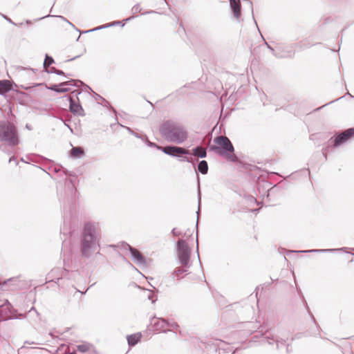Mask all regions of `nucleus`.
Wrapping results in <instances>:
<instances>
[{"label": "nucleus", "mask_w": 354, "mask_h": 354, "mask_svg": "<svg viewBox=\"0 0 354 354\" xmlns=\"http://www.w3.org/2000/svg\"><path fill=\"white\" fill-rule=\"evenodd\" d=\"M62 171L64 174L65 176H75V175L73 174V172L68 171L66 168H64L62 165H57L54 167L53 171L55 173H58L59 171Z\"/></svg>", "instance_id": "obj_30"}, {"label": "nucleus", "mask_w": 354, "mask_h": 354, "mask_svg": "<svg viewBox=\"0 0 354 354\" xmlns=\"http://www.w3.org/2000/svg\"><path fill=\"white\" fill-rule=\"evenodd\" d=\"M247 198H248V201L251 202V203L252 202H253L254 203H257V199L254 196H248Z\"/></svg>", "instance_id": "obj_52"}, {"label": "nucleus", "mask_w": 354, "mask_h": 354, "mask_svg": "<svg viewBox=\"0 0 354 354\" xmlns=\"http://www.w3.org/2000/svg\"><path fill=\"white\" fill-rule=\"evenodd\" d=\"M146 145L149 147H152V148H156L158 150V148H161L162 146H160L158 145V144H156V142H151L149 140H147Z\"/></svg>", "instance_id": "obj_39"}, {"label": "nucleus", "mask_w": 354, "mask_h": 354, "mask_svg": "<svg viewBox=\"0 0 354 354\" xmlns=\"http://www.w3.org/2000/svg\"><path fill=\"white\" fill-rule=\"evenodd\" d=\"M214 142L215 145L209 147L210 151L223 157L229 162H237L239 161L238 157L234 154H232L234 152V147L227 136H216L214 139Z\"/></svg>", "instance_id": "obj_3"}, {"label": "nucleus", "mask_w": 354, "mask_h": 354, "mask_svg": "<svg viewBox=\"0 0 354 354\" xmlns=\"http://www.w3.org/2000/svg\"><path fill=\"white\" fill-rule=\"evenodd\" d=\"M96 100H102V102H98V104H101L103 106L108 108L110 111H113L115 114L117 113L116 110L110 104L109 102L107 101L105 98L102 97L100 95L94 93Z\"/></svg>", "instance_id": "obj_28"}, {"label": "nucleus", "mask_w": 354, "mask_h": 354, "mask_svg": "<svg viewBox=\"0 0 354 354\" xmlns=\"http://www.w3.org/2000/svg\"><path fill=\"white\" fill-rule=\"evenodd\" d=\"M140 137L141 138H139L142 140L145 144L147 143V140H149L148 136L145 133L140 134Z\"/></svg>", "instance_id": "obj_46"}, {"label": "nucleus", "mask_w": 354, "mask_h": 354, "mask_svg": "<svg viewBox=\"0 0 354 354\" xmlns=\"http://www.w3.org/2000/svg\"><path fill=\"white\" fill-rule=\"evenodd\" d=\"M159 131L165 140L176 144L183 143L188 138V132L185 127L172 120L164 121L160 125Z\"/></svg>", "instance_id": "obj_2"}, {"label": "nucleus", "mask_w": 354, "mask_h": 354, "mask_svg": "<svg viewBox=\"0 0 354 354\" xmlns=\"http://www.w3.org/2000/svg\"><path fill=\"white\" fill-rule=\"evenodd\" d=\"M268 49H269L272 53L277 57V55L279 54L278 51H276L268 42L265 41Z\"/></svg>", "instance_id": "obj_41"}, {"label": "nucleus", "mask_w": 354, "mask_h": 354, "mask_svg": "<svg viewBox=\"0 0 354 354\" xmlns=\"http://www.w3.org/2000/svg\"><path fill=\"white\" fill-rule=\"evenodd\" d=\"M130 254L136 263L142 266H145L147 264L146 257L136 248H131V250H130Z\"/></svg>", "instance_id": "obj_15"}, {"label": "nucleus", "mask_w": 354, "mask_h": 354, "mask_svg": "<svg viewBox=\"0 0 354 354\" xmlns=\"http://www.w3.org/2000/svg\"><path fill=\"white\" fill-rule=\"evenodd\" d=\"M297 293L299 294V295L300 296V297H301V300H302V302H303V304H304V307H305V308H306V311H307L308 314V315H309V316L310 317V318H311L312 321L313 322V323H314V324H315L318 328H319V325H318V324H317V321H316V319H315V318L314 315H313V313H311V311H310V308H309V306H308V303H307V301H306V299H305V297H304V295H303V293H302V292H301V289H300V288H297Z\"/></svg>", "instance_id": "obj_19"}, {"label": "nucleus", "mask_w": 354, "mask_h": 354, "mask_svg": "<svg viewBox=\"0 0 354 354\" xmlns=\"http://www.w3.org/2000/svg\"><path fill=\"white\" fill-rule=\"evenodd\" d=\"M169 326H171L174 330H178L180 328L179 325L176 322H174L171 324L169 323Z\"/></svg>", "instance_id": "obj_50"}, {"label": "nucleus", "mask_w": 354, "mask_h": 354, "mask_svg": "<svg viewBox=\"0 0 354 354\" xmlns=\"http://www.w3.org/2000/svg\"><path fill=\"white\" fill-rule=\"evenodd\" d=\"M142 10V8H140V4L137 3L134 5L131 9V12L133 14H137L140 12Z\"/></svg>", "instance_id": "obj_38"}, {"label": "nucleus", "mask_w": 354, "mask_h": 354, "mask_svg": "<svg viewBox=\"0 0 354 354\" xmlns=\"http://www.w3.org/2000/svg\"><path fill=\"white\" fill-rule=\"evenodd\" d=\"M77 350L80 353H86L89 350V345L87 344H79L77 346Z\"/></svg>", "instance_id": "obj_34"}, {"label": "nucleus", "mask_w": 354, "mask_h": 354, "mask_svg": "<svg viewBox=\"0 0 354 354\" xmlns=\"http://www.w3.org/2000/svg\"><path fill=\"white\" fill-rule=\"evenodd\" d=\"M148 299L149 300H151L152 303H154L156 301V299H157L156 296L154 294H152V293H150L148 295Z\"/></svg>", "instance_id": "obj_48"}, {"label": "nucleus", "mask_w": 354, "mask_h": 354, "mask_svg": "<svg viewBox=\"0 0 354 354\" xmlns=\"http://www.w3.org/2000/svg\"><path fill=\"white\" fill-rule=\"evenodd\" d=\"M196 252H197V254H198L199 263L201 265V259H200L199 252H198V243H197V245H196Z\"/></svg>", "instance_id": "obj_58"}, {"label": "nucleus", "mask_w": 354, "mask_h": 354, "mask_svg": "<svg viewBox=\"0 0 354 354\" xmlns=\"http://www.w3.org/2000/svg\"><path fill=\"white\" fill-rule=\"evenodd\" d=\"M265 338L267 339L268 343L270 344H272V342H271L270 340H272L274 342H276L277 349H279L281 346H287V347L288 346V345L286 344V340H284V339L279 340L277 339H274V335H268L265 337Z\"/></svg>", "instance_id": "obj_27"}, {"label": "nucleus", "mask_w": 354, "mask_h": 354, "mask_svg": "<svg viewBox=\"0 0 354 354\" xmlns=\"http://www.w3.org/2000/svg\"><path fill=\"white\" fill-rule=\"evenodd\" d=\"M342 97H341L337 98V99H336V100H333V101H331V102H329L328 103H327V104H324V106H321V107H319V108L317 109H316V111H319V110H320L322 107H324V106H326V105H328V104H331V103H333V102H335V101H337V100H339V99H341V98H342Z\"/></svg>", "instance_id": "obj_53"}, {"label": "nucleus", "mask_w": 354, "mask_h": 354, "mask_svg": "<svg viewBox=\"0 0 354 354\" xmlns=\"http://www.w3.org/2000/svg\"><path fill=\"white\" fill-rule=\"evenodd\" d=\"M56 75L64 76L65 77H71L72 75L71 74L66 73L62 70H59V69L57 70V72Z\"/></svg>", "instance_id": "obj_42"}, {"label": "nucleus", "mask_w": 354, "mask_h": 354, "mask_svg": "<svg viewBox=\"0 0 354 354\" xmlns=\"http://www.w3.org/2000/svg\"><path fill=\"white\" fill-rule=\"evenodd\" d=\"M150 325L154 331L167 333L168 330L165 328L169 326V322L163 318L153 317L150 320Z\"/></svg>", "instance_id": "obj_11"}, {"label": "nucleus", "mask_w": 354, "mask_h": 354, "mask_svg": "<svg viewBox=\"0 0 354 354\" xmlns=\"http://www.w3.org/2000/svg\"><path fill=\"white\" fill-rule=\"evenodd\" d=\"M171 233L172 234L173 236H180L181 234V232H178L176 230V228H173L171 230Z\"/></svg>", "instance_id": "obj_49"}, {"label": "nucleus", "mask_w": 354, "mask_h": 354, "mask_svg": "<svg viewBox=\"0 0 354 354\" xmlns=\"http://www.w3.org/2000/svg\"><path fill=\"white\" fill-rule=\"evenodd\" d=\"M25 128L29 131L32 130V127L30 124H26Z\"/></svg>", "instance_id": "obj_57"}, {"label": "nucleus", "mask_w": 354, "mask_h": 354, "mask_svg": "<svg viewBox=\"0 0 354 354\" xmlns=\"http://www.w3.org/2000/svg\"><path fill=\"white\" fill-rule=\"evenodd\" d=\"M120 247L121 249L124 250H129V252H130V250H131V248H134L133 247H132L129 243H127L124 241H122L120 243Z\"/></svg>", "instance_id": "obj_35"}, {"label": "nucleus", "mask_w": 354, "mask_h": 354, "mask_svg": "<svg viewBox=\"0 0 354 354\" xmlns=\"http://www.w3.org/2000/svg\"><path fill=\"white\" fill-rule=\"evenodd\" d=\"M315 134L311 135V136H310V140H314V137H315Z\"/></svg>", "instance_id": "obj_64"}, {"label": "nucleus", "mask_w": 354, "mask_h": 354, "mask_svg": "<svg viewBox=\"0 0 354 354\" xmlns=\"http://www.w3.org/2000/svg\"><path fill=\"white\" fill-rule=\"evenodd\" d=\"M80 55H77V56H75L73 58H71V59H68L65 61V62H71V61H73L75 59H76L77 58L80 57Z\"/></svg>", "instance_id": "obj_56"}, {"label": "nucleus", "mask_w": 354, "mask_h": 354, "mask_svg": "<svg viewBox=\"0 0 354 354\" xmlns=\"http://www.w3.org/2000/svg\"><path fill=\"white\" fill-rule=\"evenodd\" d=\"M345 248L338 249H312L304 251H295L296 252H309V253H325V252H333L339 250H344Z\"/></svg>", "instance_id": "obj_26"}, {"label": "nucleus", "mask_w": 354, "mask_h": 354, "mask_svg": "<svg viewBox=\"0 0 354 354\" xmlns=\"http://www.w3.org/2000/svg\"><path fill=\"white\" fill-rule=\"evenodd\" d=\"M133 17H131L127 18V19H125L124 21H128L131 20V19H133Z\"/></svg>", "instance_id": "obj_61"}, {"label": "nucleus", "mask_w": 354, "mask_h": 354, "mask_svg": "<svg viewBox=\"0 0 354 354\" xmlns=\"http://www.w3.org/2000/svg\"><path fill=\"white\" fill-rule=\"evenodd\" d=\"M146 145L149 147H152V148H156L158 150V148H161L162 146H160L158 145V144H156V142H151L149 140H147Z\"/></svg>", "instance_id": "obj_40"}, {"label": "nucleus", "mask_w": 354, "mask_h": 354, "mask_svg": "<svg viewBox=\"0 0 354 354\" xmlns=\"http://www.w3.org/2000/svg\"><path fill=\"white\" fill-rule=\"evenodd\" d=\"M177 258L178 263L185 267H191V249L184 239H179L177 242Z\"/></svg>", "instance_id": "obj_8"}, {"label": "nucleus", "mask_w": 354, "mask_h": 354, "mask_svg": "<svg viewBox=\"0 0 354 354\" xmlns=\"http://www.w3.org/2000/svg\"><path fill=\"white\" fill-rule=\"evenodd\" d=\"M12 161H15L16 165L18 164V162L15 156H12L9 158V162H11Z\"/></svg>", "instance_id": "obj_55"}, {"label": "nucleus", "mask_w": 354, "mask_h": 354, "mask_svg": "<svg viewBox=\"0 0 354 354\" xmlns=\"http://www.w3.org/2000/svg\"><path fill=\"white\" fill-rule=\"evenodd\" d=\"M190 267H185V266H182V267H178V268H176L174 272H172L171 275L173 277L174 279H180L182 278L181 277V274H183V273H185L186 274H189L188 272V269Z\"/></svg>", "instance_id": "obj_25"}, {"label": "nucleus", "mask_w": 354, "mask_h": 354, "mask_svg": "<svg viewBox=\"0 0 354 354\" xmlns=\"http://www.w3.org/2000/svg\"><path fill=\"white\" fill-rule=\"evenodd\" d=\"M65 187H67L68 191L71 195V200L75 197L77 189L75 187L74 182L72 179L66 178L64 179Z\"/></svg>", "instance_id": "obj_23"}, {"label": "nucleus", "mask_w": 354, "mask_h": 354, "mask_svg": "<svg viewBox=\"0 0 354 354\" xmlns=\"http://www.w3.org/2000/svg\"><path fill=\"white\" fill-rule=\"evenodd\" d=\"M57 68H55V67H51L49 69H45V72L47 73H54V74H57Z\"/></svg>", "instance_id": "obj_44"}, {"label": "nucleus", "mask_w": 354, "mask_h": 354, "mask_svg": "<svg viewBox=\"0 0 354 354\" xmlns=\"http://www.w3.org/2000/svg\"><path fill=\"white\" fill-rule=\"evenodd\" d=\"M98 223L89 221L84 223L80 236V254L88 259L97 246L100 247V235L98 233Z\"/></svg>", "instance_id": "obj_1"}, {"label": "nucleus", "mask_w": 354, "mask_h": 354, "mask_svg": "<svg viewBox=\"0 0 354 354\" xmlns=\"http://www.w3.org/2000/svg\"><path fill=\"white\" fill-rule=\"evenodd\" d=\"M319 44V43L314 42L313 39L310 37H308L294 44V45L296 48H298L299 50H304Z\"/></svg>", "instance_id": "obj_17"}, {"label": "nucleus", "mask_w": 354, "mask_h": 354, "mask_svg": "<svg viewBox=\"0 0 354 354\" xmlns=\"http://www.w3.org/2000/svg\"><path fill=\"white\" fill-rule=\"evenodd\" d=\"M230 10L234 17L239 21L241 18V5L240 0H229Z\"/></svg>", "instance_id": "obj_14"}, {"label": "nucleus", "mask_w": 354, "mask_h": 354, "mask_svg": "<svg viewBox=\"0 0 354 354\" xmlns=\"http://www.w3.org/2000/svg\"><path fill=\"white\" fill-rule=\"evenodd\" d=\"M64 97H67V100L69 102V111L71 113L79 116L85 115L84 111L79 102L78 97H77L78 102H75V100L69 95H65Z\"/></svg>", "instance_id": "obj_12"}, {"label": "nucleus", "mask_w": 354, "mask_h": 354, "mask_svg": "<svg viewBox=\"0 0 354 354\" xmlns=\"http://www.w3.org/2000/svg\"><path fill=\"white\" fill-rule=\"evenodd\" d=\"M0 142H5L10 147H15L19 144L18 129L13 123L0 121Z\"/></svg>", "instance_id": "obj_4"}, {"label": "nucleus", "mask_w": 354, "mask_h": 354, "mask_svg": "<svg viewBox=\"0 0 354 354\" xmlns=\"http://www.w3.org/2000/svg\"><path fill=\"white\" fill-rule=\"evenodd\" d=\"M245 2H247L248 3H249L250 6V9H251V12H252V18L254 19V21L256 24V26H257V21L254 19V12H253V6H252V2L250 1V0H245L244 1Z\"/></svg>", "instance_id": "obj_43"}, {"label": "nucleus", "mask_w": 354, "mask_h": 354, "mask_svg": "<svg viewBox=\"0 0 354 354\" xmlns=\"http://www.w3.org/2000/svg\"><path fill=\"white\" fill-rule=\"evenodd\" d=\"M59 17L61 18L62 20L66 21L67 23H68L71 26H73V28H75V26L71 23L67 19H66L63 16H57V15H47L46 16H44V17H39V19H37L36 21H39V20H41L44 18H47V17Z\"/></svg>", "instance_id": "obj_33"}, {"label": "nucleus", "mask_w": 354, "mask_h": 354, "mask_svg": "<svg viewBox=\"0 0 354 354\" xmlns=\"http://www.w3.org/2000/svg\"><path fill=\"white\" fill-rule=\"evenodd\" d=\"M191 153L193 156H197L198 158H205L207 156V151H206V149H204L201 146H197V147L193 148L190 151V154Z\"/></svg>", "instance_id": "obj_24"}, {"label": "nucleus", "mask_w": 354, "mask_h": 354, "mask_svg": "<svg viewBox=\"0 0 354 354\" xmlns=\"http://www.w3.org/2000/svg\"><path fill=\"white\" fill-rule=\"evenodd\" d=\"M62 84H63V86H68V87H70V86L78 87L79 84H82L91 90V88L88 85H85L81 80H75V79H71L69 80L63 82Z\"/></svg>", "instance_id": "obj_29"}, {"label": "nucleus", "mask_w": 354, "mask_h": 354, "mask_svg": "<svg viewBox=\"0 0 354 354\" xmlns=\"http://www.w3.org/2000/svg\"><path fill=\"white\" fill-rule=\"evenodd\" d=\"M63 86L62 82L59 84H51L46 86V88L57 93H62L65 89L58 90L59 86Z\"/></svg>", "instance_id": "obj_31"}, {"label": "nucleus", "mask_w": 354, "mask_h": 354, "mask_svg": "<svg viewBox=\"0 0 354 354\" xmlns=\"http://www.w3.org/2000/svg\"><path fill=\"white\" fill-rule=\"evenodd\" d=\"M53 63H55L53 57L49 55L48 54H46L44 61V68H46L47 67H49L50 65H52Z\"/></svg>", "instance_id": "obj_32"}, {"label": "nucleus", "mask_w": 354, "mask_h": 354, "mask_svg": "<svg viewBox=\"0 0 354 354\" xmlns=\"http://www.w3.org/2000/svg\"><path fill=\"white\" fill-rule=\"evenodd\" d=\"M346 94L348 95L351 98H354V95H352L349 92H347Z\"/></svg>", "instance_id": "obj_63"}, {"label": "nucleus", "mask_w": 354, "mask_h": 354, "mask_svg": "<svg viewBox=\"0 0 354 354\" xmlns=\"http://www.w3.org/2000/svg\"><path fill=\"white\" fill-rule=\"evenodd\" d=\"M24 314L17 313L8 300L0 301V320L5 321L12 319H21Z\"/></svg>", "instance_id": "obj_9"}, {"label": "nucleus", "mask_w": 354, "mask_h": 354, "mask_svg": "<svg viewBox=\"0 0 354 354\" xmlns=\"http://www.w3.org/2000/svg\"><path fill=\"white\" fill-rule=\"evenodd\" d=\"M118 25H121L122 26H124V24H123L122 21H112L111 23H108V24H105L101 25V26H97V27H96L95 28H93V29H91V30H86V31H84L83 33H86V32H93V31H95V30H102V29L109 28V27H113V26H118Z\"/></svg>", "instance_id": "obj_22"}, {"label": "nucleus", "mask_w": 354, "mask_h": 354, "mask_svg": "<svg viewBox=\"0 0 354 354\" xmlns=\"http://www.w3.org/2000/svg\"><path fill=\"white\" fill-rule=\"evenodd\" d=\"M32 313H34L37 317L39 316V313L37 311L35 307H32L28 313L30 315Z\"/></svg>", "instance_id": "obj_51"}, {"label": "nucleus", "mask_w": 354, "mask_h": 354, "mask_svg": "<svg viewBox=\"0 0 354 354\" xmlns=\"http://www.w3.org/2000/svg\"><path fill=\"white\" fill-rule=\"evenodd\" d=\"M193 165L195 171L196 173V177H197V183H198V211L196 212L197 214V218H199V214L201 210V192L200 189V177L198 173H201L203 175H205L208 173L209 167H208V163L206 160H202L199 161L197 164V167L195 165L194 160L192 158V162H190Z\"/></svg>", "instance_id": "obj_10"}, {"label": "nucleus", "mask_w": 354, "mask_h": 354, "mask_svg": "<svg viewBox=\"0 0 354 354\" xmlns=\"http://www.w3.org/2000/svg\"><path fill=\"white\" fill-rule=\"evenodd\" d=\"M26 23L27 24H32V21H31L30 20H26Z\"/></svg>", "instance_id": "obj_62"}, {"label": "nucleus", "mask_w": 354, "mask_h": 354, "mask_svg": "<svg viewBox=\"0 0 354 354\" xmlns=\"http://www.w3.org/2000/svg\"><path fill=\"white\" fill-rule=\"evenodd\" d=\"M0 15H1V16L3 19H5L8 22V23H10V24H13V25H15V24L12 21V20L10 18H9L7 15H3V14H1V12H0Z\"/></svg>", "instance_id": "obj_45"}, {"label": "nucleus", "mask_w": 354, "mask_h": 354, "mask_svg": "<svg viewBox=\"0 0 354 354\" xmlns=\"http://www.w3.org/2000/svg\"><path fill=\"white\" fill-rule=\"evenodd\" d=\"M122 257V259L124 261H125L127 264H129L130 266L131 267H133V264L128 260L127 259L126 257H124V256H122V254H120Z\"/></svg>", "instance_id": "obj_54"}, {"label": "nucleus", "mask_w": 354, "mask_h": 354, "mask_svg": "<svg viewBox=\"0 0 354 354\" xmlns=\"http://www.w3.org/2000/svg\"><path fill=\"white\" fill-rule=\"evenodd\" d=\"M153 12H155L153 10H150V11L145 12L142 15L150 14V13H153Z\"/></svg>", "instance_id": "obj_59"}, {"label": "nucleus", "mask_w": 354, "mask_h": 354, "mask_svg": "<svg viewBox=\"0 0 354 354\" xmlns=\"http://www.w3.org/2000/svg\"><path fill=\"white\" fill-rule=\"evenodd\" d=\"M158 150L168 156L177 158L180 162H192V158L187 156L190 155V150L185 149L183 147L169 145L165 147H161V148H158Z\"/></svg>", "instance_id": "obj_7"}, {"label": "nucleus", "mask_w": 354, "mask_h": 354, "mask_svg": "<svg viewBox=\"0 0 354 354\" xmlns=\"http://www.w3.org/2000/svg\"><path fill=\"white\" fill-rule=\"evenodd\" d=\"M120 126H121V127H124V128H125V129L128 131V132H129V133H131V135H133L135 137H136V138H140V133L135 132V131H134L133 129H131L130 127H126V126H123V125H122V124H120Z\"/></svg>", "instance_id": "obj_37"}, {"label": "nucleus", "mask_w": 354, "mask_h": 354, "mask_svg": "<svg viewBox=\"0 0 354 354\" xmlns=\"http://www.w3.org/2000/svg\"><path fill=\"white\" fill-rule=\"evenodd\" d=\"M142 338L141 333H136L127 335V343L129 347L135 346L138 342H140Z\"/></svg>", "instance_id": "obj_18"}, {"label": "nucleus", "mask_w": 354, "mask_h": 354, "mask_svg": "<svg viewBox=\"0 0 354 354\" xmlns=\"http://www.w3.org/2000/svg\"><path fill=\"white\" fill-rule=\"evenodd\" d=\"M296 48L294 44L289 46L284 47L281 50L278 51L279 54L277 55V58H292L295 56Z\"/></svg>", "instance_id": "obj_16"}, {"label": "nucleus", "mask_w": 354, "mask_h": 354, "mask_svg": "<svg viewBox=\"0 0 354 354\" xmlns=\"http://www.w3.org/2000/svg\"><path fill=\"white\" fill-rule=\"evenodd\" d=\"M257 180L258 183L255 189L263 197L265 196L268 197L271 190L273 189V187H271V183H270L268 181H261L259 178H258Z\"/></svg>", "instance_id": "obj_13"}, {"label": "nucleus", "mask_w": 354, "mask_h": 354, "mask_svg": "<svg viewBox=\"0 0 354 354\" xmlns=\"http://www.w3.org/2000/svg\"><path fill=\"white\" fill-rule=\"evenodd\" d=\"M62 89H65L64 91H62V93H67V92L71 91V88L68 87V86H59L58 90H62Z\"/></svg>", "instance_id": "obj_47"}, {"label": "nucleus", "mask_w": 354, "mask_h": 354, "mask_svg": "<svg viewBox=\"0 0 354 354\" xmlns=\"http://www.w3.org/2000/svg\"><path fill=\"white\" fill-rule=\"evenodd\" d=\"M354 138V127L347 129L331 137L328 147L322 149V155L327 158V153L331 147H337Z\"/></svg>", "instance_id": "obj_5"}, {"label": "nucleus", "mask_w": 354, "mask_h": 354, "mask_svg": "<svg viewBox=\"0 0 354 354\" xmlns=\"http://www.w3.org/2000/svg\"><path fill=\"white\" fill-rule=\"evenodd\" d=\"M72 207L68 210L65 204L64 205L63 209V218L64 223L61 228V233L66 236H72L77 230L78 225L74 217V214L72 209Z\"/></svg>", "instance_id": "obj_6"}, {"label": "nucleus", "mask_w": 354, "mask_h": 354, "mask_svg": "<svg viewBox=\"0 0 354 354\" xmlns=\"http://www.w3.org/2000/svg\"><path fill=\"white\" fill-rule=\"evenodd\" d=\"M85 155V152L81 147H73L70 150V156L72 158H81Z\"/></svg>", "instance_id": "obj_21"}, {"label": "nucleus", "mask_w": 354, "mask_h": 354, "mask_svg": "<svg viewBox=\"0 0 354 354\" xmlns=\"http://www.w3.org/2000/svg\"><path fill=\"white\" fill-rule=\"evenodd\" d=\"M329 21H330V17H327V18H326V19H325V23H328V22H329Z\"/></svg>", "instance_id": "obj_60"}, {"label": "nucleus", "mask_w": 354, "mask_h": 354, "mask_svg": "<svg viewBox=\"0 0 354 354\" xmlns=\"http://www.w3.org/2000/svg\"><path fill=\"white\" fill-rule=\"evenodd\" d=\"M50 115L53 116V117L56 118V116H55L53 115ZM57 118L59 119L64 123V124L66 127H67L71 130V131H73V129H72V128L71 127V125L68 123L71 121V120H64V118H60V117H57Z\"/></svg>", "instance_id": "obj_36"}, {"label": "nucleus", "mask_w": 354, "mask_h": 354, "mask_svg": "<svg viewBox=\"0 0 354 354\" xmlns=\"http://www.w3.org/2000/svg\"><path fill=\"white\" fill-rule=\"evenodd\" d=\"M12 90L11 83L8 80H0V95L6 96V95Z\"/></svg>", "instance_id": "obj_20"}]
</instances>
